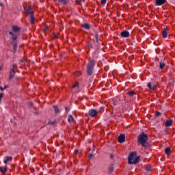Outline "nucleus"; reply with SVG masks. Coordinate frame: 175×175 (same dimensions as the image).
<instances>
[{"label":"nucleus","instance_id":"72a5a7b5","mask_svg":"<svg viewBox=\"0 0 175 175\" xmlns=\"http://www.w3.org/2000/svg\"><path fill=\"white\" fill-rule=\"evenodd\" d=\"M77 152H79V150L76 149V150H75V154H77Z\"/></svg>","mask_w":175,"mask_h":175},{"label":"nucleus","instance_id":"4468645a","mask_svg":"<svg viewBox=\"0 0 175 175\" xmlns=\"http://www.w3.org/2000/svg\"><path fill=\"white\" fill-rule=\"evenodd\" d=\"M148 88H150V90H155V88H157V85L155 84L152 85L151 83H148Z\"/></svg>","mask_w":175,"mask_h":175},{"label":"nucleus","instance_id":"473e14b6","mask_svg":"<svg viewBox=\"0 0 175 175\" xmlns=\"http://www.w3.org/2000/svg\"><path fill=\"white\" fill-rule=\"evenodd\" d=\"M93 157H94V154H89V158H92Z\"/></svg>","mask_w":175,"mask_h":175},{"label":"nucleus","instance_id":"412c9836","mask_svg":"<svg viewBox=\"0 0 175 175\" xmlns=\"http://www.w3.org/2000/svg\"><path fill=\"white\" fill-rule=\"evenodd\" d=\"M151 169H152L151 165H147L146 167V172H151Z\"/></svg>","mask_w":175,"mask_h":175},{"label":"nucleus","instance_id":"0eeeda50","mask_svg":"<svg viewBox=\"0 0 175 175\" xmlns=\"http://www.w3.org/2000/svg\"><path fill=\"white\" fill-rule=\"evenodd\" d=\"M121 36L122 38H129V31H123L121 32Z\"/></svg>","mask_w":175,"mask_h":175},{"label":"nucleus","instance_id":"f257e3e1","mask_svg":"<svg viewBox=\"0 0 175 175\" xmlns=\"http://www.w3.org/2000/svg\"><path fill=\"white\" fill-rule=\"evenodd\" d=\"M18 32H20V27L18 26H12V31L9 30L8 33L11 36V39L12 40V44L14 47V51L16 52L17 50V37L18 36Z\"/></svg>","mask_w":175,"mask_h":175},{"label":"nucleus","instance_id":"b1692460","mask_svg":"<svg viewBox=\"0 0 175 175\" xmlns=\"http://www.w3.org/2000/svg\"><path fill=\"white\" fill-rule=\"evenodd\" d=\"M134 94H135V91H131L128 92V95H129V96H133Z\"/></svg>","mask_w":175,"mask_h":175},{"label":"nucleus","instance_id":"f3484780","mask_svg":"<svg viewBox=\"0 0 175 175\" xmlns=\"http://www.w3.org/2000/svg\"><path fill=\"white\" fill-rule=\"evenodd\" d=\"M30 23L31 24H35V16H33V14L30 15Z\"/></svg>","mask_w":175,"mask_h":175},{"label":"nucleus","instance_id":"423d86ee","mask_svg":"<svg viewBox=\"0 0 175 175\" xmlns=\"http://www.w3.org/2000/svg\"><path fill=\"white\" fill-rule=\"evenodd\" d=\"M96 114H98V111L96 109H90L89 111V116H90V117H95Z\"/></svg>","mask_w":175,"mask_h":175},{"label":"nucleus","instance_id":"cd10ccee","mask_svg":"<svg viewBox=\"0 0 175 175\" xmlns=\"http://www.w3.org/2000/svg\"><path fill=\"white\" fill-rule=\"evenodd\" d=\"M3 93H1L0 94V103H1V99H2L3 98Z\"/></svg>","mask_w":175,"mask_h":175},{"label":"nucleus","instance_id":"393cba45","mask_svg":"<svg viewBox=\"0 0 175 175\" xmlns=\"http://www.w3.org/2000/svg\"><path fill=\"white\" fill-rule=\"evenodd\" d=\"M75 76H80L81 75V72L80 71H77L74 73Z\"/></svg>","mask_w":175,"mask_h":175},{"label":"nucleus","instance_id":"f704fd0d","mask_svg":"<svg viewBox=\"0 0 175 175\" xmlns=\"http://www.w3.org/2000/svg\"><path fill=\"white\" fill-rule=\"evenodd\" d=\"M83 1H84V0L77 1V2H83Z\"/></svg>","mask_w":175,"mask_h":175},{"label":"nucleus","instance_id":"1a4fd4ad","mask_svg":"<svg viewBox=\"0 0 175 175\" xmlns=\"http://www.w3.org/2000/svg\"><path fill=\"white\" fill-rule=\"evenodd\" d=\"M172 124H173V120L168 119L165 121V126L166 127L172 126Z\"/></svg>","mask_w":175,"mask_h":175},{"label":"nucleus","instance_id":"c85d7f7f","mask_svg":"<svg viewBox=\"0 0 175 175\" xmlns=\"http://www.w3.org/2000/svg\"><path fill=\"white\" fill-rule=\"evenodd\" d=\"M47 29H49V26H46V27L44 28V29H43L44 32H46V31H47Z\"/></svg>","mask_w":175,"mask_h":175},{"label":"nucleus","instance_id":"6ab92c4d","mask_svg":"<svg viewBox=\"0 0 175 175\" xmlns=\"http://www.w3.org/2000/svg\"><path fill=\"white\" fill-rule=\"evenodd\" d=\"M73 90H79V83L77 82L72 85Z\"/></svg>","mask_w":175,"mask_h":175},{"label":"nucleus","instance_id":"c756f323","mask_svg":"<svg viewBox=\"0 0 175 175\" xmlns=\"http://www.w3.org/2000/svg\"><path fill=\"white\" fill-rule=\"evenodd\" d=\"M101 3L102 5H106V0H102Z\"/></svg>","mask_w":175,"mask_h":175},{"label":"nucleus","instance_id":"f03ea898","mask_svg":"<svg viewBox=\"0 0 175 175\" xmlns=\"http://www.w3.org/2000/svg\"><path fill=\"white\" fill-rule=\"evenodd\" d=\"M147 140H148V135L144 134V133H141L137 139L139 144H141L142 147H148Z\"/></svg>","mask_w":175,"mask_h":175},{"label":"nucleus","instance_id":"bb28decb","mask_svg":"<svg viewBox=\"0 0 175 175\" xmlns=\"http://www.w3.org/2000/svg\"><path fill=\"white\" fill-rule=\"evenodd\" d=\"M55 113H58V107L57 106H53Z\"/></svg>","mask_w":175,"mask_h":175},{"label":"nucleus","instance_id":"dca6fc26","mask_svg":"<svg viewBox=\"0 0 175 175\" xmlns=\"http://www.w3.org/2000/svg\"><path fill=\"white\" fill-rule=\"evenodd\" d=\"M83 29H90V25L88 23H84L81 25Z\"/></svg>","mask_w":175,"mask_h":175},{"label":"nucleus","instance_id":"a878e982","mask_svg":"<svg viewBox=\"0 0 175 175\" xmlns=\"http://www.w3.org/2000/svg\"><path fill=\"white\" fill-rule=\"evenodd\" d=\"M8 88V85H5L4 88H2V86H0V90L1 91H4V90H6Z\"/></svg>","mask_w":175,"mask_h":175},{"label":"nucleus","instance_id":"4be33fe9","mask_svg":"<svg viewBox=\"0 0 175 175\" xmlns=\"http://www.w3.org/2000/svg\"><path fill=\"white\" fill-rule=\"evenodd\" d=\"M113 170H114V168L113 167V166H110V167L108 168V172H109V173H112V172H113Z\"/></svg>","mask_w":175,"mask_h":175},{"label":"nucleus","instance_id":"6e6552de","mask_svg":"<svg viewBox=\"0 0 175 175\" xmlns=\"http://www.w3.org/2000/svg\"><path fill=\"white\" fill-rule=\"evenodd\" d=\"M12 161H13V157H5L4 158V163L6 165V163H8V162H12Z\"/></svg>","mask_w":175,"mask_h":175},{"label":"nucleus","instance_id":"aec40b11","mask_svg":"<svg viewBox=\"0 0 175 175\" xmlns=\"http://www.w3.org/2000/svg\"><path fill=\"white\" fill-rule=\"evenodd\" d=\"M165 152L167 155H169V154H170V148H165Z\"/></svg>","mask_w":175,"mask_h":175},{"label":"nucleus","instance_id":"2f4dec72","mask_svg":"<svg viewBox=\"0 0 175 175\" xmlns=\"http://www.w3.org/2000/svg\"><path fill=\"white\" fill-rule=\"evenodd\" d=\"M12 68H13V69H15V68H17V65L14 64V65L12 66Z\"/></svg>","mask_w":175,"mask_h":175},{"label":"nucleus","instance_id":"2eb2a0df","mask_svg":"<svg viewBox=\"0 0 175 175\" xmlns=\"http://www.w3.org/2000/svg\"><path fill=\"white\" fill-rule=\"evenodd\" d=\"M68 122H70V124L75 122V119L73 118V116L72 115L68 116Z\"/></svg>","mask_w":175,"mask_h":175},{"label":"nucleus","instance_id":"20e7f679","mask_svg":"<svg viewBox=\"0 0 175 175\" xmlns=\"http://www.w3.org/2000/svg\"><path fill=\"white\" fill-rule=\"evenodd\" d=\"M94 64L95 62H94V60H91L88 65L87 72L89 76H91L92 75V72H94Z\"/></svg>","mask_w":175,"mask_h":175},{"label":"nucleus","instance_id":"9d476101","mask_svg":"<svg viewBox=\"0 0 175 175\" xmlns=\"http://www.w3.org/2000/svg\"><path fill=\"white\" fill-rule=\"evenodd\" d=\"M118 142L120 143H124V142H125V135L124 134H121L119 137H118Z\"/></svg>","mask_w":175,"mask_h":175},{"label":"nucleus","instance_id":"f8f14e48","mask_svg":"<svg viewBox=\"0 0 175 175\" xmlns=\"http://www.w3.org/2000/svg\"><path fill=\"white\" fill-rule=\"evenodd\" d=\"M163 38H167V28H164L162 32Z\"/></svg>","mask_w":175,"mask_h":175},{"label":"nucleus","instance_id":"7ed1b4c3","mask_svg":"<svg viewBox=\"0 0 175 175\" xmlns=\"http://www.w3.org/2000/svg\"><path fill=\"white\" fill-rule=\"evenodd\" d=\"M139 159H140V157H136V152H133L129 156L128 163L129 165H136L139 162Z\"/></svg>","mask_w":175,"mask_h":175},{"label":"nucleus","instance_id":"5701e85b","mask_svg":"<svg viewBox=\"0 0 175 175\" xmlns=\"http://www.w3.org/2000/svg\"><path fill=\"white\" fill-rule=\"evenodd\" d=\"M160 68L161 69H163V68H165V63L163 62H160Z\"/></svg>","mask_w":175,"mask_h":175},{"label":"nucleus","instance_id":"a211bd4d","mask_svg":"<svg viewBox=\"0 0 175 175\" xmlns=\"http://www.w3.org/2000/svg\"><path fill=\"white\" fill-rule=\"evenodd\" d=\"M14 70H11L10 72V79H13V77H14Z\"/></svg>","mask_w":175,"mask_h":175},{"label":"nucleus","instance_id":"4c0bfd02","mask_svg":"<svg viewBox=\"0 0 175 175\" xmlns=\"http://www.w3.org/2000/svg\"><path fill=\"white\" fill-rule=\"evenodd\" d=\"M0 6H2V3H0Z\"/></svg>","mask_w":175,"mask_h":175},{"label":"nucleus","instance_id":"e433bc0d","mask_svg":"<svg viewBox=\"0 0 175 175\" xmlns=\"http://www.w3.org/2000/svg\"><path fill=\"white\" fill-rule=\"evenodd\" d=\"M30 106H32V103H29Z\"/></svg>","mask_w":175,"mask_h":175},{"label":"nucleus","instance_id":"c9c22d12","mask_svg":"<svg viewBox=\"0 0 175 175\" xmlns=\"http://www.w3.org/2000/svg\"><path fill=\"white\" fill-rule=\"evenodd\" d=\"M3 69V67L2 66H0V70H2Z\"/></svg>","mask_w":175,"mask_h":175},{"label":"nucleus","instance_id":"9b49d317","mask_svg":"<svg viewBox=\"0 0 175 175\" xmlns=\"http://www.w3.org/2000/svg\"><path fill=\"white\" fill-rule=\"evenodd\" d=\"M165 2L166 0H156V5L161 6V5H163Z\"/></svg>","mask_w":175,"mask_h":175},{"label":"nucleus","instance_id":"7c9ffc66","mask_svg":"<svg viewBox=\"0 0 175 175\" xmlns=\"http://www.w3.org/2000/svg\"><path fill=\"white\" fill-rule=\"evenodd\" d=\"M159 116H161L160 112H157V113H156V116H157V117H159Z\"/></svg>","mask_w":175,"mask_h":175},{"label":"nucleus","instance_id":"39448f33","mask_svg":"<svg viewBox=\"0 0 175 175\" xmlns=\"http://www.w3.org/2000/svg\"><path fill=\"white\" fill-rule=\"evenodd\" d=\"M24 10L27 13V14H29V16L33 14V10H32V8L31 6L24 7Z\"/></svg>","mask_w":175,"mask_h":175},{"label":"nucleus","instance_id":"ddd939ff","mask_svg":"<svg viewBox=\"0 0 175 175\" xmlns=\"http://www.w3.org/2000/svg\"><path fill=\"white\" fill-rule=\"evenodd\" d=\"M0 172H1V173H3V174H5V173H6V172H8V166L0 167Z\"/></svg>","mask_w":175,"mask_h":175}]
</instances>
